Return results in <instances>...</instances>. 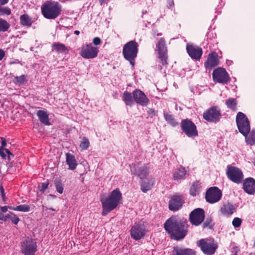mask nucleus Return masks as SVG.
I'll list each match as a JSON object with an SVG mask.
<instances>
[{
  "label": "nucleus",
  "mask_w": 255,
  "mask_h": 255,
  "mask_svg": "<svg viewBox=\"0 0 255 255\" xmlns=\"http://www.w3.org/2000/svg\"><path fill=\"white\" fill-rule=\"evenodd\" d=\"M154 183V180L149 179L147 181H143L141 184V189L143 192L149 190L152 187Z\"/></svg>",
  "instance_id": "29"
},
{
  "label": "nucleus",
  "mask_w": 255,
  "mask_h": 255,
  "mask_svg": "<svg viewBox=\"0 0 255 255\" xmlns=\"http://www.w3.org/2000/svg\"><path fill=\"white\" fill-rule=\"evenodd\" d=\"M10 220L12 222V223L15 225H16L19 221V219L14 214H11V217H10Z\"/></svg>",
  "instance_id": "43"
},
{
  "label": "nucleus",
  "mask_w": 255,
  "mask_h": 255,
  "mask_svg": "<svg viewBox=\"0 0 255 255\" xmlns=\"http://www.w3.org/2000/svg\"><path fill=\"white\" fill-rule=\"evenodd\" d=\"M131 172H132L134 174H136L134 171L132 170V169H131Z\"/></svg>",
  "instance_id": "56"
},
{
  "label": "nucleus",
  "mask_w": 255,
  "mask_h": 255,
  "mask_svg": "<svg viewBox=\"0 0 255 255\" xmlns=\"http://www.w3.org/2000/svg\"><path fill=\"white\" fill-rule=\"evenodd\" d=\"M164 116L165 120L172 126H176L178 125V123L175 120L173 117L168 113H164Z\"/></svg>",
  "instance_id": "34"
},
{
  "label": "nucleus",
  "mask_w": 255,
  "mask_h": 255,
  "mask_svg": "<svg viewBox=\"0 0 255 255\" xmlns=\"http://www.w3.org/2000/svg\"><path fill=\"white\" fill-rule=\"evenodd\" d=\"M254 246L255 247V241L254 242Z\"/></svg>",
  "instance_id": "59"
},
{
  "label": "nucleus",
  "mask_w": 255,
  "mask_h": 255,
  "mask_svg": "<svg viewBox=\"0 0 255 255\" xmlns=\"http://www.w3.org/2000/svg\"><path fill=\"white\" fill-rule=\"evenodd\" d=\"M221 117L220 109L217 106L212 107L206 110L203 114L204 119L210 123L218 122Z\"/></svg>",
  "instance_id": "9"
},
{
  "label": "nucleus",
  "mask_w": 255,
  "mask_h": 255,
  "mask_svg": "<svg viewBox=\"0 0 255 255\" xmlns=\"http://www.w3.org/2000/svg\"><path fill=\"white\" fill-rule=\"evenodd\" d=\"M148 174V169L146 166L142 167L137 175L141 178L143 179L145 178Z\"/></svg>",
  "instance_id": "36"
},
{
  "label": "nucleus",
  "mask_w": 255,
  "mask_h": 255,
  "mask_svg": "<svg viewBox=\"0 0 255 255\" xmlns=\"http://www.w3.org/2000/svg\"><path fill=\"white\" fill-rule=\"evenodd\" d=\"M161 34H158V35H161Z\"/></svg>",
  "instance_id": "60"
},
{
  "label": "nucleus",
  "mask_w": 255,
  "mask_h": 255,
  "mask_svg": "<svg viewBox=\"0 0 255 255\" xmlns=\"http://www.w3.org/2000/svg\"><path fill=\"white\" fill-rule=\"evenodd\" d=\"M5 52L0 48V61L5 56Z\"/></svg>",
  "instance_id": "50"
},
{
  "label": "nucleus",
  "mask_w": 255,
  "mask_h": 255,
  "mask_svg": "<svg viewBox=\"0 0 255 255\" xmlns=\"http://www.w3.org/2000/svg\"><path fill=\"white\" fill-rule=\"evenodd\" d=\"M98 52V47L93 46L92 44H89L82 46L80 54L84 58L92 59L97 56Z\"/></svg>",
  "instance_id": "12"
},
{
  "label": "nucleus",
  "mask_w": 255,
  "mask_h": 255,
  "mask_svg": "<svg viewBox=\"0 0 255 255\" xmlns=\"http://www.w3.org/2000/svg\"><path fill=\"white\" fill-rule=\"evenodd\" d=\"M219 63L218 53L212 52L208 54L207 59L204 63V66L207 70H211L213 68L218 66Z\"/></svg>",
  "instance_id": "17"
},
{
  "label": "nucleus",
  "mask_w": 255,
  "mask_h": 255,
  "mask_svg": "<svg viewBox=\"0 0 255 255\" xmlns=\"http://www.w3.org/2000/svg\"><path fill=\"white\" fill-rule=\"evenodd\" d=\"M226 173L229 179L234 183L240 184L243 180V173L241 170L238 167L228 165Z\"/></svg>",
  "instance_id": "8"
},
{
  "label": "nucleus",
  "mask_w": 255,
  "mask_h": 255,
  "mask_svg": "<svg viewBox=\"0 0 255 255\" xmlns=\"http://www.w3.org/2000/svg\"><path fill=\"white\" fill-rule=\"evenodd\" d=\"M0 209L2 212L5 213L7 211L8 209L12 210V207L5 206L1 207Z\"/></svg>",
  "instance_id": "48"
},
{
  "label": "nucleus",
  "mask_w": 255,
  "mask_h": 255,
  "mask_svg": "<svg viewBox=\"0 0 255 255\" xmlns=\"http://www.w3.org/2000/svg\"><path fill=\"white\" fill-rule=\"evenodd\" d=\"M0 191L1 193V196L2 197L3 200L4 201H5V193H4V190L2 185L0 186Z\"/></svg>",
  "instance_id": "49"
},
{
  "label": "nucleus",
  "mask_w": 255,
  "mask_h": 255,
  "mask_svg": "<svg viewBox=\"0 0 255 255\" xmlns=\"http://www.w3.org/2000/svg\"><path fill=\"white\" fill-rule=\"evenodd\" d=\"M12 210L17 211L28 212L30 210V207L28 205H20L16 207H12Z\"/></svg>",
  "instance_id": "37"
},
{
  "label": "nucleus",
  "mask_w": 255,
  "mask_h": 255,
  "mask_svg": "<svg viewBox=\"0 0 255 255\" xmlns=\"http://www.w3.org/2000/svg\"><path fill=\"white\" fill-rule=\"evenodd\" d=\"M212 219L211 218H207L203 224V227L212 228L213 227Z\"/></svg>",
  "instance_id": "42"
},
{
  "label": "nucleus",
  "mask_w": 255,
  "mask_h": 255,
  "mask_svg": "<svg viewBox=\"0 0 255 255\" xmlns=\"http://www.w3.org/2000/svg\"><path fill=\"white\" fill-rule=\"evenodd\" d=\"M46 209H47V210L49 209V210H52V211H55V209H53V208H47Z\"/></svg>",
  "instance_id": "55"
},
{
  "label": "nucleus",
  "mask_w": 255,
  "mask_h": 255,
  "mask_svg": "<svg viewBox=\"0 0 255 255\" xmlns=\"http://www.w3.org/2000/svg\"><path fill=\"white\" fill-rule=\"evenodd\" d=\"M254 165H255V162H254Z\"/></svg>",
  "instance_id": "61"
},
{
  "label": "nucleus",
  "mask_w": 255,
  "mask_h": 255,
  "mask_svg": "<svg viewBox=\"0 0 255 255\" xmlns=\"http://www.w3.org/2000/svg\"><path fill=\"white\" fill-rule=\"evenodd\" d=\"M49 184V183L46 182L43 183L39 187V190L42 192H44L46 189L47 188V186Z\"/></svg>",
  "instance_id": "44"
},
{
  "label": "nucleus",
  "mask_w": 255,
  "mask_h": 255,
  "mask_svg": "<svg viewBox=\"0 0 255 255\" xmlns=\"http://www.w3.org/2000/svg\"><path fill=\"white\" fill-rule=\"evenodd\" d=\"M134 101L142 106H146L149 100L145 94L140 90L136 89L132 93Z\"/></svg>",
  "instance_id": "18"
},
{
  "label": "nucleus",
  "mask_w": 255,
  "mask_h": 255,
  "mask_svg": "<svg viewBox=\"0 0 255 255\" xmlns=\"http://www.w3.org/2000/svg\"><path fill=\"white\" fill-rule=\"evenodd\" d=\"M0 220L5 221V215H4L3 214H2L1 213H0Z\"/></svg>",
  "instance_id": "53"
},
{
  "label": "nucleus",
  "mask_w": 255,
  "mask_h": 255,
  "mask_svg": "<svg viewBox=\"0 0 255 255\" xmlns=\"http://www.w3.org/2000/svg\"><path fill=\"white\" fill-rule=\"evenodd\" d=\"M205 219V212L201 208H197L191 212L189 215L190 223L196 226L200 225Z\"/></svg>",
  "instance_id": "14"
},
{
  "label": "nucleus",
  "mask_w": 255,
  "mask_h": 255,
  "mask_svg": "<svg viewBox=\"0 0 255 255\" xmlns=\"http://www.w3.org/2000/svg\"><path fill=\"white\" fill-rule=\"evenodd\" d=\"M52 47L56 52L58 53H68L69 50L63 44L60 43H54L52 44Z\"/></svg>",
  "instance_id": "25"
},
{
  "label": "nucleus",
  "mask_w": 255,
  "mask_h": 255,
  "mask_svg": "<svg viewBox=\"0 0 255 255\" xmlns=\"http://www.w3.org/2000/svg\"><path fill=\"white\" fill-rule=\"evenodd\" d=\"M198 245L202 251L207 255H213L218 247L217 244L212 239H201L198 242Z\"/></svg>",
  "instance_id": "7"
},
{
  "label": "nucleus",
  "mask_w": 255,
  "mask_h": 255,
  "mask_svg": "<svg viewBox=\"0 0 255 255\" xmlns=\"http://www.w3.org/2000/svg\"><path fill=\"white\" fill-rule=\"evenodd\" d=\"M186 174L185 168L181 167L175 171L173 174V178L175 180H180L184 179Z\"/></svg>",
  "instance_id": "26"
},
{
  "label": "nucleus",
  "mask_w": 255,
  "mask_h": 255,
  "mask_svg": "<svg viewBox=\"0 0 255 255\" xmlns=\"http://www.w3.org/2000/svg\"><path fill=\"white\" fill-rule=\"evenodd\" d=\"M242 222V220L241 218L236 217L233 219L232 224L235 228H239L241 226Z\"/></svg>",
  "instance_id": "41"
},
{
  "label": "nucleus",
  "mask_w": 255,
  "mask_h": 255,
  "mask_svg": "<svg viewBox=\"0 0 255 255\" xmlns=\"http://www.w3.org/2000/svg\"><path fill=\"white\" fill-rule=\"evenodd\" d=\"M186 49L188 54L192 58L196 60H199L201 58L203 53V51L201 47L187 44Z\"/></svg>",
  "instance_id": "19"
},
{
  "label": "nucleus",
  "mask_w": 255,
  "mask_h": 255,
  "mask_svg": "<svg viewBox=\"0 0 255 255\" xmlns=\"http://www.w3.org/2000/svg\"><path fill=\"white\" fill-rule=\"evenodd\" d=\"M54 184L57 191L60 194H62L63 192V187L61 181L59 179H56L54 181Z\"/></svg>",
  "instance_id": "38"
},
{
  "label": "nucleus",
  "mask_w": 255,
  "mask_h": 255,
  "mask_svg": "<svg viewBox=\"0 0 255 255\" xmlns=\"http://www.w3.org/2000/svg\"><path fill=\"white\" fill-rule=\"evenodd\" d=\"M190 194L192 196H195L197 194V189L194 185H193L190 188Z\"/></svg>",
  "instance_id": "45"
},
{
  "label": "nucleus",
  "mask_w": 255,
  "mask_h": 255,
  "mask_svg": "<svg viewBox=\"0 0 255 255\" xmlns=\"http://www.w3.org/2000/svg\"><path fill=\"white\" fill-rule=\"evenodd\" d=\"M145 235V229L142 224H136L133 225L130 230V236L135 240L142 238Z\"/></svg>",
  "instance_id": "16"
},
{
  "label": "nucleus",
  "mask_w": 255,
  "mask_h": 255,
  "mask_svg": "<svg viewBox=\"0 0 255 255\" xmlns=\"http://www.w3.org/2000/svg\"><path fill=\"white\" fill-rule=\"evenodd\" d=\"M21 253L24 255H34L37 251V243L35 240L26 237L20 243Z\"/></svg>",
  "instance_id": "6"
},
{
  "label": "nucleus",
  "mask_w": 255,
  "mask_h": 255,
  "mask_svg": "<svg viewBox=\"0 0 255 255\" xmlns=\"http://www.w3.org/2000/svg\"><path fill=\"white\" fill-rule=\"evenodd\" d=\"M9 27L10 24L6 20L0 18V32L6 31Z\"/></svg>",
  "instance_id": "33"
},
{
  "label": "nucleus",
  "mask_w": 255,
  "mask_h": 255,
  "mask_svg": "<svg viewBox=\"0 0 255 255\" xmlns=\"http://www.w3.org/2000/svg\"><path fill=\"white\" fill-rule=\"evenodd\" d=\"M21 23L25 26H30L32 24L31 18L27 14H23L20 17Z\"/></svg>",
  "instance_id": "30"
},
{
  "label": "nucleus",
  "mask_w": 255,
  "mask_h": 255,
  "mask_svg": "<svg viewBox=\"0 0 255 255\" xmlns=\"http://www.w3.org/2000/svg\"><path fill=\"white\" fill-rule=\"evenodd\" d=\"M89 146V140L87 138L84 137L80 144V147L82 148V149L85 150L88 148Z\"/></svg>",
  "instance_id": "39"
},
{
  "label": "nucleus",
  "mask_w": 255,
  "mask_h": 255,
  "mask_svg": "<svg viewBox=\"0 0 255 255\" xmlns=\"http://www.w3.org/2000/svg\"><path fill=\"white\" fill-rule=\"evenodd\" d=\"M226 104L228 108L232 110L236 111L237 110V102L235 99L230 98L227 100L226 102Z\"/></svg>",
  "instance_id": "32"
},
{
  "label": "nucleus",
  "mask_w": 255,
  "mask_h": 255,
  "mask_svg": "<svg viewBox=\"0 0 255 255\" xmlns=\"http://www.w3.org/2000/svg\"><path fill=\"white\" fill-rule=\"evenodd\" d=\"M164 228L172 239L180 240L187 234L188 223L186 221H182L175 217H171L165 223Z\"/></svg>",
  "instance_id": "1"
},
{
  "label": "nucleus",
  "mask_w": 255,
  "mask_h": 255,
  "mask_svg": "<svg viewBox=\"0 0 255 255\" xmlns=\"http://www.w3.org/2000/svg\"><path fill=\"white\" fill-rule=\"evenodd\" d=\"M66 162L69 166V168L71 170L75 169L77 165L75 157L69 153H66Z\"/></svg>",
  "instance_id": "23"
},
{
  "label": "nucleus",
  "mask_w": 255,
  "mask_h": 255,
  "mask_svg": "<svg viewBox=\"0 0 255 255\" xmlns=\"http://www.w3.org/2000/svg\"><path fill=\"white\" fill-rule=\"evenodd\" d=\"M11 13V10L7 7L0 6V15H9Z\"/></svg>",
  "instance_id": "40"
},
{
  "label": "nucleus",
  "mask_w": 255,
  "mask_h": 255,
  "mask_svg": "<svg viewBox=\"0 0 255 255\" xmlns=\"http://www.w3.org/2000/svg\"><path fill=\"white\" fill-rule=\"evenodd\" d=\"M43 16L48 19H54L60 13L61 7L57 2L47 1L41 7Z\"/></svg>",
  "instance_id": "5"
},
{
  "label": "nucleus",
  "mask_w": 255,
  "mask_h": 255,
  "mask_svg": "<svg viewBox=\"0 0 255 255\" xmlns=\"http://www.w3.org/2000/svg\"><path fill=\"white\" fill-rule=\"evenodd\" d=\"M11 214H13L12 213H9V214H7L6 215H5V221L8 219H10V217H11Z\"/></svg>",
  "instance_id": "52"
},
{
  "label": "nucleus",
  "mask_w": 255,
  "mask_h": 255,
  "mask_svg": "<svg viewBox=\"0 0 255 255\" xmlns=\"http://www.w3.org/2000/svg\"><path fill=\"white\" fill-rule=\"evenodd\" d=\"M213 79L214 82L226 83L229 81V76L224 68L219 67L213 71Z\"/></svg>",
  "instance_id": "15"
},
{
  "label": "nucleus",
  "mask_w": 255,
  "mask_h": 255,
  "mask_svg": "<svg viewBox=\"0 0 255 255\" xmlns=\"http://www.w3.org/2000/svg\"><path fill=\"white\" fill-rule=\"evenodd\" d=\"M183 200L180 196H173L170 199L169 208L172 211L178 210L182 206Z\"/></svg>",
  "instance_id": "21"
},
{
  "label": "nucleus",
  "mask_w": 255,
  "mask_h": 255,
  "mask_svg": "<svg viewBox=\"0 0 255 255\" xmlns=\"http://www.w3.org/2000/svg\"><path fill=\"white\" fill-rule=\"evenodd\" d=\"M249 255H255L252 254H250Z\"/></svg>",
  "instance_id": "58"
},
{
  "label": "nucleus",
  "mask_w": 255,
  "mask_h": 255,
  "mask_svg": "<svg viewBox=\"0 0 255 255\" xmlns=\"http://www.w3.org/2000/svg\"><path fill=\"white\" fill-rule=\"evenodd\" d=\"M237 255V254L236 253V254H235L234 255Z\"/></svg>",
  "instance_id": "57"
},
{
  "label": "nucleus",
  "mask_w": 255,
  "mask_h": 255,
  "mask_svg": "<svg viewBox=\"0 0 255 255\" xmlns=\"http://www.w3.org/2000/svg\"><path fill=\"white\" fill-rule=\"evenodd\" d=\"M27 76L22 75L20 76L14 77L13 81L15 84L20 85L27 82Z\"/></svg>",
  "instance_id": "31"
},
{
  "label": "nucleus",
  "mask_w": 255,
  "mask_h": 255,
  "mask_svg": "<svg viewBox=\"0 0 255 255\" xmlns=\"http://www.w3.org/2000/svg\"><path fill=\"white\" fill-rule=\"evenodd\" d=\"M156 50L158 54V58L162 66L167 65V48L165 46V42L163 38H161L156 44Z\"/></svg>",
  "instance_id": "10"
},
{
  "label": "nucleus",
  "mask_w": 255,
  "mask_h": 255,
  "mask_svg": "<svg viewBox=\"0 0 255 255\" xmlns=\"http://www.w3.org/2000/svg\"><path fill=\"white\" fill-rule=\"evenodd\" d=\"M93 43L96 45H99L101 43V40L99 37H96L93 39Z\"/></svg>",
  "instance_id": "46"
},
{
  "label": "nucleus",
  "mask_w": 255,
  "mask_h": 255,
  "mask_svg": "<svg viewBox=\"0 0 255 255\" xmlns=\"http://www.w3.org/2000/svg\"><path fill=\"white\" fill-rule=\"evenodd\" d=\"M6 154L8 155V158L10 159L13 157V155L10 152L8 149L0 148V155L3 158H5Z\"/></svg>",
  "instance_id": "35"
},
{
  "label": "nucleus",
  "mask_w": 255,
  "mask_h": 255,
  "mask_svg": "<svg viewBox=\"0 0 255 255\" xmlns=\"http://www.w3.org/2000/svg\"><path fill=\"white\" fill-rule=\"evenodd\" d=\"M243 189L247 193L254 194L255 193V180L251 177L246 179L243 184Z\"/></svg>",
  "instance_id": "20"
},
{
  "label": "nucleus",
  "mask_w": 255,
  "mask_h": 255,
  "mask_svg": "<svg viewBox=\"0 0 255 255\" xmlns=\"http://www.w3.org/2000/svg\"><path fill=\"white\" fill-rule=\"evenodd\" d=\"M1 139L2 140L1 141V146L0 147V148L6 149L5 148L6 145V141L5 139L3 137H1Z\"/></svg>",
  "instance_id": "47"
},
{
  "label": "nucleus",
  "mask_w": 255,
  "mask_h": 255,
  "mask_svg": "<svg viewBox=\"0 0 255 255\" xmlns=\"http://www.w3.org/2000/svg\"><path fill=\"white\" fill-rule=\"evenodd\" d=\"M235 210L236 209L233 205L226 203L221 207L220 212L222 215L228 217L233 214Z\"/></svg>",
  "instance_id": "22"
},
{
  "label": "nucleus",
  "mask_w": 255,
  "mask_h": 255,
  "mask_svg": "<svg viewBox=\"0 0 255 255\" xmlns=\"http://www.w3.org/2000/svg\"><path fill=\"white\" fill-rule=\"evenodd\" d=\"M221 191L217 187H212L208 189L206 193V201L211 204L218 202L222 197Z\"/></svg>",
  "instance_id": "13"
},
{
  "label": "nucleus",
  "mask_w": 255,
  "mask_h": 255,
  "mask_svg": "<svg viewBox=\"0 0 255 255\" xmlns=\"http://www.w3.org/2000/svg\"><path fill=\"white\" fill-rule=\"evenodd\" d=\"M8 2V0H0V6L6 4Z\"/></svg>",
  "instance_id": "51"
},
{
  "label": "nucleus",
  "mask_w": 255,
  "mask_h": 255,
  "mask_svg": "<svg viewBox=\"0 0 255 255\" xmlns=\"http://www.w3.org/2000/svg\"><path fill=\"white\" fill-rule=\"evenodd\" d=\"M138 44L135 40L127 42L123 47V53L124 58L128 60L130 64L133 66L135 59L138 52Z\"/></svg>",
  "instance_id": "4"
},
{
  "label": "nucleus",
  "mask_w": 255,
  "mask_h": 255,
  "mask_svg": "<svg viewBox=\"0 0 255 255\" xmlns=\"http://www.w3.org/2000/svg\"><path fill=\"white\" fill-rule=\"evenodd\" d=\"M123 100L127 105L129 106H132L133 103L132 94L127 91L123 94Z\"/></svg>",
  "instance_id": "28"
},
{
  "label": "nucleus",
  "mask_w": 255,
  "mask_h": 255,
  "mask_svg": "<svg viewBox=\"0 0 255 255\" xmlns=\"http://www.w3.org/2000/svg\"><path fill=\"white\" fill-rule=\"evenodd\" d=\"M102 204L103 216L115 209L122 200V193L119 189L114 190L108 196H101L100 198Z\"/></svg>",
  "instance_id": "2"
},
{
  "label": "nucleus",
  "mask_w": 255,
  "mask_h": 255,
  "mask_svg": "<svg viewBox=\"0 0 255 255\" xmlns=\"http://www.w3.org/2000/svg\"><path fill=\"white\" fill-rule=\"evenodd\" d=\"M238 128L241 133L246 136L247 143L250 145L255 144V131L250 130L249 121L246 116L242 112H239L236 117Z\"/></svg>",
  "instance_id": "3"
},
{
  "label": "nucleus",
  "mask_w": 255,
  "mask_h": 255,
  "mask_svg": "<svg viewBox=\"0 0 255 255\" xmlns=\"http://www.w3.org/2000/svg\"><path fill=\"white\" fill-rule=\"evenodd\" d=\"M74 33L76 35H79L80 34V31L78 30H75L74 31Z\"/></svg>",
  "instance_id": "54"
},
{
  "label": "nucleus",
  "mask_w": 255,
  "mask_h": 255,
  "mask_svg": "<svg viewBox=\"0 0 255 255\" xmlns=\"http://www.w3.org/2000/svg\"><path fill=\"white\" fill-rule=\"evenodd\" d=\"M181 128L183 131L190 137L198 135V131L195 125L191 121L185 119L181 122Z\"/></svg>",
  "instance_id": "11"
},
{
  "label": "nucleus",
  "mask_w": 255,
  "mask_h": 255,
  "mask_svg": "<svg viewBox=\"0 0 255 255\" xmlns=\"http://www.w3.org/2000/svg\"><path fill=\"white\" fill-rule=\"evenodd\" d=\"M37 116L42 123L47 126L50 125L48 115L46 112L43 110H39L37 113Z\"/></svg>",
  "instance_id": "24"
},
{
  "label": "nucleus",
  "mask_w": 255,
  "mask_h": 255,
  "mask_svg": "<svg viewBox=\"0 0 255 255\" xmlns=\"http://www.w3.org/2000/svg\"><path fill=\"white\" fill-rule=\"evenodd\" d=\"M194 251L189 249H174L172 255H193Z\"/></svg>",
  "instance_id": "27"
}]
</instances>
